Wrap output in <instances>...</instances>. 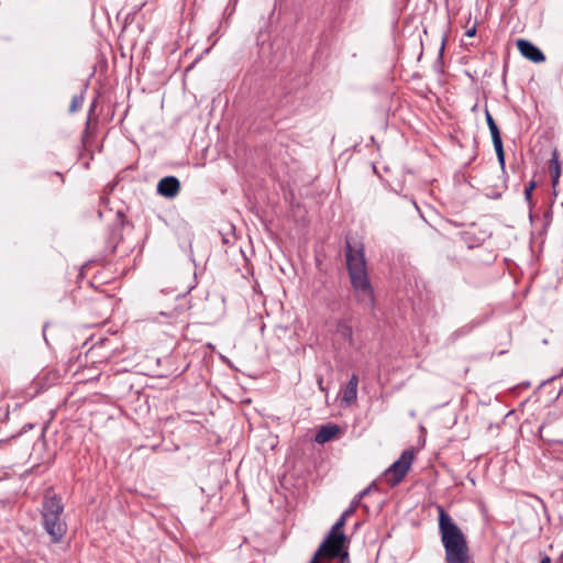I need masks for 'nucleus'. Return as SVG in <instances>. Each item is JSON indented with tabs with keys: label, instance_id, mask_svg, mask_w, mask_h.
<instances>
[{
	"label": "nucleus",
	"instance_id": "ddd939ff",
	"mask_svg": "<svg viewBox=\"0 0 563 563\" xmlns=\"http://www.w3.org/2000/svg\"><path fill=\"white\" fill-rule=\"evenodd\" d=\"M485 119L492 135L493 144L503 142L499 128L487 109L485 110Z\"/></svg>",
	"mask_w": 563,
	"mask_h": 563
},
{
	"label": "nucleus",
	"instance_id": "4be33fe9",
	"mask_svg": "<svg viewBox=\"0 0 563 563\" xmlns=\"http://www.w3.org/2000/svg\"><path fill=\"white\" fill-rule=\"evenodd\" d=\"M339 563H350V556L349 553H344L342 558L340 559Z\"/></svg>",
	"mask_w": 563,
	"mask_h": 563
},
{
	"label": "nucleus",
	"instance_id": "6ab92c4d",
	"mask_svg": "<svg viewBox=\"0 0 563 563\" xmlns=\"http://www.w3.org/2000/svg\"><path fill=\"white\" fill-rule=\"evenodd\" d=\"M369 490H371V486H369V487H367V488H365V489H363L362 492H360V493L355 496V498H356L357 500H360V501H361V500H362V499H363V498H364V497L369 493Z\"/></svg>",
	"mask_w": 563,
	"mask_h": 563
},
{
	"label": "nucleus",
	"instance_id": "aec40b11",
	"mask_svg": "<svg viewBox=\"0 0 563 563\" xmlns=\"http://www.w3.org/2000/svg\"><path fill=\"white\" fill-rule=\"evenodd\" d=\"M470 331H471V328H468V327H463V328H461L460 330H457L456 332H454V335L468 333Z\"/></svg>",
	"mask_w": 563,
	"mask_h": 563
},
{
	"label": "nucleus",
	"instance_id": "f257e3e1",
	"mask_svg": "<svg viewBox=\"0 0 563 563\" xmlns=\"http://www.w3.org/2000/svg\"><path fill=\"white\" fill-rule=\"evenodd\" d=\"M439 532L445 563H474L467 539L442 506H438Z\"/></svg>",
	"mask_w": 563,
	"mask_h": 563
},
{
	"label": "nucleus",
	"instance_id": "f3484780",
	"mask_svg": "<svg viewBox=\"0 0 563 563\" xmlns=\"http://www.w3.org/2000/svg\"><path fill=\"white\" fill-rule=\"evenodd\" d=\"M536 181L531 180L525 188V199L530 203L532 198V191L536 188Z\"/></svg>",
	"mask_w": 563,
	"mask_h": 563
},
{
	"label": "nucleus",
	"instance_id": "b1692460",
	"mask_svg": "<svg viewBox=\"0 0 563 563\" xmlns=\"http://www.w3.org/2000/svg\"><path fill=\"white\" fill-rule=\"evenodd\" d=\"M444 45H445V38L442 40L441 47H440V57L443 55L444 52Z\"/></svg>",
	"mask_w": 563,
	"mask_h": 563
},
{
	"label": "nucleus",
	"instance_id": "423d86ee",
	"mask_svg": "<svg viewBox=\"0 0 563 563\" xmlns=\"http://www.w3.org/2000/svg\"><path fill=\"white\" fill-rule=\"evenodd\" d=\"M516 45L525 58L533 63H543L545 60V55L542 53V51L530 41L519 38Z\"/></svg>",
	"mask_w": 563,
	"mask_h": 563
},
{
	"label": "nucleus",
	"instance_id": "a211bd4d",
	"mask_svg": "<svg viewBox=\"0 0 563 563\" xmlns=\"http://www.w3.org/2000/svg\"><path fill=\"white\" fill-rule=\"evenodd\" d=\"M361 501L357 500L355 497L354 499L352 500L351 505L349 506L347 509H345L343 512L345 514V516H349L351 517L355 510L357 509V507L360 506Z\"/></svg>",
	"mask_w": 563,
	"mask_h": 563
},
{
	"label": "nucleus",
	"instance_id": "9b49d317",
	"mask_svg": "<svg viewBox=\"0 0 563 563\" xmlns=\"http://www.w3.org/2000/svg\"><path fill=\"white\" fill-rule=\"evenodd\" d=\"M550 174L552 178V185L555 187L561 176V162L559 159V153L556 150L552 152V156L549 163Z\"/></svg>",
	"mask_w": 563,
	"mask_h": 563
},
{
	"label": "nucleus",
	"instance_id": "f8f14e48",
	"mask_svg": "<svg viewBox=\"0 0 563 563\" xmlns=\"http://www.w3.org/2000/svg\"><path fill=\"white\" fill-rule=\"evenodd\" d=\"M178 300L180 301L179 305L174 308L172 311L169 312H161L162 316H165V317H169V318H173V319H177L179 318L183 313H185L189 308V302L186 298V296H183V297H178Z\"/></svg>",
	"mask_w": 563,
	"mask_h": 563
},
{
	"label": "nucleus",
	"instance_id": "a878e982",
	"mask_svg": "<svg viewBox=\"0 0 563 563\" xmlns=\"http://www.w3.org/2000/svg\"><path fill=\"white\" fill-rule=\"evenodd\" d=\"M89 123H90V121L88 120V121L86 122V130H88V128H89Z\"/></svg>",
	"mask_w": 563,
	"mask_h": 563
},
{
	"label": "nucleus",
	"instance_id": "0eeeda50",
	"mask_svg": "<svg viewBox=\"0 0 563 563\" xmlns=\"http://www.w3.org/2000/svg\"><path fill=\"white\" fill-rule=\"evenodd\" d=\"M180 191V183L175 176H166L157 184V194L165 198H175Z\"/></svg>",
	"mask_w": 563,
	"mask_h": 563
},
{
	"label": "nucleus",
	"instance_id": "4468645a",
	"mask_svg": "<svg viewBox=\"0 0 563 563\" xmlns=\"http://www.w3.org/2000/svg\"><path fill=\"white\" fill-rule=\"evenodd\" d=\"M349 516H345L344 512H342L341 517L336 520V522L331 527L330 531H334L336 533H344L343 528L346 523Z\"/></svg>",
	"mask_w": 563,
	"mask_h": 563
},
{
	"label": "nucleus",
	"instance_id": "2eb2a0df",
	"mask_svg": "<svg viewBox=\"0 0 563 563\" xmlns=\"http://www.w3.org/2000/svg\"><path fill=\"white\" fill-rule=\"evenodd\" d=\"M494 148H495V152L497 155L498 163H499L500 167L504 169L505 168V152H504L503 142L495 143Z\"/></svg>",
	"mask_w": 563,
	"mask_h": 563
},
{
	"label": "nucleus",
	"instance_id": "1a4fd4ad",
	"mask_svg": "<svg viewBox=\"0 0 563 563\" xmlns=\"http://www.w3.org/2000/svg\"><path fill=\"white\" fill-rule=\"evenodd\" d=\"M339 432V427L336 424L328 423L322 426L314 435V441L319 444H324L332 440L336 433Z\"/></svg>",
	"mask_w": 563,
	"mask_h": 563
},
{
	"label": "nucleus",
	"instance_id": "412c9836",
	"mask_svg": "<svg viewBox=\"0 0 563 563\" xmlns=\"http://www.w3.org/2000/svg\"><path fill=\"white\" fill-rule=\"evenodd\" d=\"M475 34H476V26L471 27V29H470V30H467V31H466V33H465V35H466V36H470V37L474 36Z\"/></svg>",
	"mask_w": 563,
	"mask_h": 563
},
{
	"label": "nucleus",
	"instance_id": "6e6552de",
	"mask_svg": "<svg viewBox=\"0 0 563 563\" xmlns=\"http://www.w3.org/2000/svg\"><path fill=\"white\" fill-rule=\"evenodd\" d=\"M335 331L342 339L347 341L350 345L354 344L353 328L350 319H339L335 324Z\"/></svg>",
	"mask_w": 563,
	"mask_h": 563
},
{
	"label": "nucleus",
	"instance_id": "20e7f679",
	"mask_svg": "<svg viewBox=\"0 0 563 563\" xmlns=\"http://www.w3.org/2000/svg\"><path fill=\"white\" fill-rule=\"evenodd\" d=\"M349 544L350 539L345 533L329 531L309 563L341 559L344 553H349Z\"/></svg>",
	"mask_w": 563,
	"mask_h": 563
},
{
	"label": "nucleus",
	"instance_id": "393cba45",
	"mask_svg": "<svg viewBox=\"0 0 563 563\" xmlns=\"http://www.w3.org/2000/svg\"><path fill=\"white\" fill-rule=\"evenodd\" d=\"M56 175L60 178V181L64 183V178L60 173H56Z\"/></svg>",
	"mask_w": 563,
	"mask_h": 563
},
{
	"label": "nucleus",
	"instance_id": "5701e85b",
	"mask_svg": "<svg viewBox=\"0 0 563 563\" xmlns=\"http://www.w3.org/2000/svg\"><path fill=\"white\" fill-rule=\"evenodd\" d=\"M540 563H551V559H550V556L544 555V556L540 560Z\"/></svg>",
	"mask_w": 563,
	"mask_h": 563
},
{
	"label": "nucleus",
	"instance_id": "39448f33",
	"mask_svg": "<svg viewBox=\"0 0 563 563\" xmlns=\"http://www.w3.org/2000/svg\"><path fill=\"white\" fill-rule=\"evenodd\" d=\"M413 459V451L411 449L405 450L401 453L400 457L385 471V482L390 487H395L396 485H398L410 470Z\"/></svg>",
	"mask_w": 563,
	"mask_h": 563
},
{
	"label": "nucleus",
	"instance_id": "dca6fc26",
	"mask_svg": "<svg viewBox=\"0 0 563 563\" xmlns=\"http://www.w3.org/2000/svg\"><path fill=\"white\" fill-rule=\"evenodd\" d=\"M84 103V97L81 95L74 96L69 106L70 112H76L78 109L81 108Z\"/></svg>",
	"mask_w": 563,
	"mask_h": 563
},
{
	"label": "nucleus",
	"instance_id": "9d476101",
	"mask_svg": "<svg viewBox=\"0 0 563 563\" xmlns=\"http://www.w3.org/2000/svg\"><path fill=\"white\" fill-rule=\"evenodd\" d=\"M357 386H358V376L356 374H352L349 379L347 385L345 386L342 400L346 404H352L357 398Z\"/></svg>",
	"mask_w": 563,
	"mask_h": 563
},
{
	"label": "nucleus",
	"instance_id": "f03ea898",
	"mask_svg": "<svg viewBox=\"0 0 563 563\" xmlns=\"http://www.w3.org/2000/svg\"><path fill=\"white\" fill-rule=\"evenodd\" d=\"M345 258L356 300L366 306H374V289L367 274L363 244L352 245L346 241Z\"/></svg>",
	"mask_w": 563,
	"mask_h": 563
},
{
	"label": "nucleus",
	"instance_id": "7ed1b4c3",
	"mask_svg": "<svg viewBox=\"0 0 563 563\" xmlns=\"http://www.w3.org/2000/svg\"><path fill=\"white\" fill-rule=\"evenodd\" d=\"M63 515L62 497L48 488L43 496L41 516L44 530L55 543L60 542L67 532V523Z\"/></svg>",
	"mask_w": 563,
	"mask_h": 563
}]
</instances>
